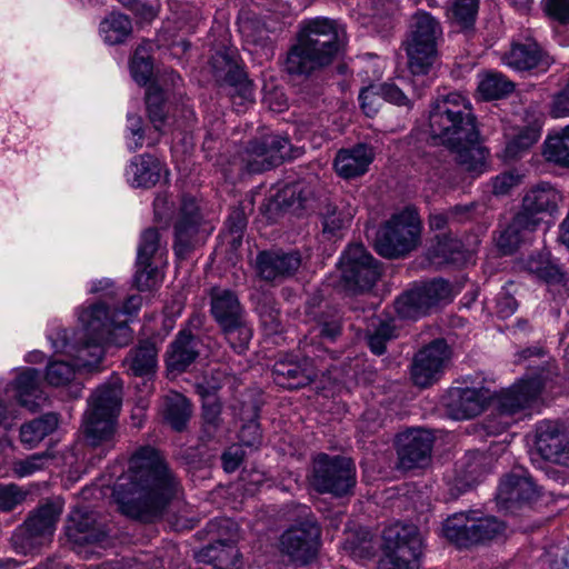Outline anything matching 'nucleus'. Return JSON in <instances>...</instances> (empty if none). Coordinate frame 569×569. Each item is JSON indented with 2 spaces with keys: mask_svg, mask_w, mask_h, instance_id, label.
<instances>
[{
  "mask_svg": "<svg viewBox=\"0 0 569 569\" xmlns=\"http://www.w3.org/2000/svg\"><path fill=\"white\" fill-rule=\"evenodd\" d=\"M182 490L181 481L162 453L151 446L138 448L112 489L118 510L144 523L160 519Z\"/></svg>",
  "mask_w": 569,
  "mask_h": 569,
  "instance_id": "nucleus-1",
  "label": "nucleus"
},
{
  "mask_svg": "<svg viewBox=\"0 0 569 569\" xmlns=\"http://www.w3.org/2000/svg\"><path fill=\"white\" fill-rule=\"evenodd\" d=\"M430 137L456 153L457 162L472 174L486 167L489 151L481 144L471 103L457 92L438 96L429 110Z\"/></svg>",
  "mask_w": 569,
  "mask_h": 569,
  "instance_id": "nucleus-2",
  "label": "nucleus"
},
{
  "mask_svg": "<svg viewBox=\"0 0 569 569\" xmlns=\"http://www.w3.org/2000/svg\"><path fill=\"white\" fill-rule=\"evenodd\" d=\"M83 327L82 336L76 341L69 340V331L59 329L50 336L56 352L77 358L84 367L97 366L103 358V346L126 347L133 340V330L127 319H118L111 305L104 300L92 303L79 315Z\"/></svg>",
  "mask_w": 569,
  "mask_h": 569,
  "instance_id": "nucleus-3",
  "label": "nucleus"
},
{
  "mask_svg": "<svg viewBox=\"0 0 569 569\" xmlns=\"http://www.w3.org/2000/svg\"><path fill=\"white\" fill-rule=\"evenodd\" d=\"M122 403V381L113 377L99 386L89 398L84 413L83 432L86 442L102 450L113 446L116 419Z\"/></svg>",
  "mask_w": 569,
  "mask_h": 569,
  "instance_id": "nucleus-4",
  "label": "nucleus"
},
{
  "mask_svg": "<svg viewBox=\"0 0 569 569\" xmlns=\"http://www.w3.org/2000/svg\"><path fill=\"white\" fill-rule=\"evenodd\" d=\"M286 516L292 525L280 536L279 549L296 566H308L318 556L321 547V526L307 505H286Z\"/></svg>",
  "mask_w": 569,
  "mask_h": 569,
  "instance_id": "nucleus-5",
  "label": "nucleus"
},
{
  "mask_svg": "<svg viewBox=\"0 0 569 569\" xmlns=\"http://www.w3.org/2000/svg\"><path fill=\"white\" fill-rule=\"evenodd\" d=\"M210 313L230 347L237 353H243L249 348L252 328L238 295L230 289L212 288Z\"/></svg>",
  "mask_w": 569,
  "mask_h": 569,
  "instance_id": "nucleus-6",
  "label": "nucleus"
},
{
  "mask_svg": "<svg viewBox=\"0 0 569 569\" xmlns=\"http://www.w3.org/2000/svg\"><path fill=\"white\" fill-rule=\"evenodd\" d=\"M421 221L417 210L406 207L393 213L377 231L373 248L386 259L405 258L420 241Z\"/></svg>",
  "mask_w": 569,
  "mask_h": 569,
  "instance_id": "nucleus-7",
  "label": "nucleus"
},
{
  "mask_svg": "<svg viewBox=\"0 0 569 569\" xmlns=\"http://www.w3.org/2000/svg\"><path fill=\"white\" fill-rule=\"evenodd\" d=\"M378 569H420L423 541L413 523L397 522L383 530Z\"/></svg>",
  "mask_w": 569,
  "mask_h": 569,
  "instance_id": "nucleus-8",
  "label": "nucleus"
},
{
  "mask_svg": "<svg viewBox=\"0 0 569 569\" xmlns=\"http://www.w3.org/2000/svg\"><path fill=\"white\" fill-rule=\"evenodd\" d=\"M287 52L284 71L293 77L309 78L331 64L343 49L340 38L320 41L318 38H297Z\"/></svg>",
  "mask_w": 569,
  "mask_h": 569,
  "instance_id": "nucleus-9",
  "label": "nucleus"
},
{
  "mask_svg": "<svg viewBox=\"0 0 569 569\" xmlns=\"http://www.w3.org/2000/svg\"><path fill=\"white\" fill-rule=\"evenodd\" d=\"M356 483V466L352 459L325 452L313 457L310 485L316 492L343 498L352 495Z\"/></svg>",
  "mask_w": 569,
  "mask_h": 569,
  "instance_id": "nucleus-10",
  "label": "nucleus"
},
{
  "mask_svg": "<svg viewBox=\"0 0 569 569\" xmlns=\"http://www.w3.org/2000/svg\"><path fill=\"white\" fill-rule=\"evenodd\" d=\"M211 73L220 88H229V94L242 101H253V83L243 69L238 49L227 38L212 46Z\"/></svg>",
  "mask_w": 569,
  "mask_h": 569,
  "instance_id": "nucleus-11",
  "label": "nucleus"
},
{
  "mask_svg": "<svg viewBox=\"0 0 569 569\" xmlns=\"http://www.w3.org/2000/svg\"><path fill=\"white\" fill-rule=\"evenodd\" d=\"M338 268L345 289L352 293L369 291L382 276V263L361 243L343 250Z\"/></svg>",
  "mask_w": 569,
  "mask_h": 569,
  "instance_id": "nucleus-12",
  "label": "nucleus"
},
{
  "mask_svg": "<svg viewBox=\"0 0 569 569\" xmlns=\"http://www.w3.org/2000/svg\"><path fill=\"white\" fill-rule=\"evenodd\" d=\"M62 509L47 502L30 512L24 522L12 533L11 541L18 552L28 555L51 542Z\"/></svg>",
  "mask_w": 569,
  "mask_h": 569,
  "instance_id": "nucleus-13",
  "label": "nucleus"
},
{
  "mask_svg": "<svg viewBox=\"0 0 569 569\" xmlns=\"http://www.w3.org/2000/svg\"><path fill=\"white\" fill-rule=\"evenodd\" d=\"M506 526L496 517L470 518L466 513L449 517L442 527L443 536L459 548L490 542L505 533Z\"/></svg>",
  "mask_w": 569,
  "mask_h": 569,
  "instance_id": "nucleus-14",
  "label": "nucleus"
},
{
  "mask_svg": "<svg viewBox=\"0 0 569 569\" xmlns=\"http://www.w3.org/2000/svg\"><path fill=\"white\" fill-rule=\"evenodd\" d=\"M291 143L288 138L278 134H262L251 139L241 154V173H262L291 159Z\"/></svg>",
  "mask_w": 569,
  "mask_h": 569,
  "instance_id": "nucleus-15",
  "label": "nucleus"
},
{
  "mask_svg": "<svg viewBox=\"0 0 569 569\" xmlns=\"http://www.w3.org/2000/svg\"><path fill=\"white\" fill-rule=\"evenodd\" d=\"M451 291L450 282L441 278L415 284L396 299V312L402 319H418L441 302H449Z\"/></svg>",
  "mask_w": 569,
  "mask_h": 569,
  "instance_id": "nucleus-16",
  "label": "nucleus"
},
{
  "mask_svg": "<svg viewBox=\"0 0 569 569\" xmlns=\"http://www.w3.org/2000/svg\"><path fill=\"white\" fill-rule=\"evenodd\" d=\"M552 371L545 366L530 369L520 380L497 396V409L502 416H512L537 399L541 389L551 379Z\"/></svg>",
  "mask_w": 569,
  "mask_h": 569,
  "instance_id": "nucleus-17",
  "label": "nucleus"
},
{
  "mask_svg": "<svg viewBox=\"0 0 569 569\" xmlns=\"http://www.w3.org/2000/svg\"><path fill=\"white\" fill-rule=\"evenodd\" d=\"M451 359V349L438 338L419 349L412 359L410 377L415 386L428 388L438 382Z\"/></svg>",
  "mask_w": 569,
  "mask_h": 569,
  "instance_id": "nucleus-18",
  "label": "nucleus"
},
{
  "mask_svg": "<svg viewBox=\"0 0 569 569\" xmlns=\"http://www.w3.org/2000/svg\"><path fill=\"white\" fill-rule=\"evenodd\" d=\"M306 323L309 326V329L300 341V348L303 352L313 350L315 357L319 356L317 352H327L329 346L336 343L343 332V317L332 306H326L323 312Z\"/></svg>",
  "mask_w": 569,
  "mask_h": 569,
  "instance_id": "nucleus-19",
  "label": "nucleus"
},
{
  "mask_svg": "<svg viewBox=\"0 0 569 569\" xmlns=\"http://www.w3.org/2000/svg\"><path fill=\"white\" fill-rule=\"evenodd\" d=\"M203 216L193 197L183 196L174 222L173 250L179 259H186L201 241Z\"/></svg>",
  "mask_w": 569,
  "mask_h": 569,
  "instance_id": "nucleus-20",
  "label": "nucleus"
},
{
  "mask_svg": "<svg viewBox=\"0 0 569 569\" xmlns=\"http://www.w3.org/2000/svg\"><path fill=\"white\" fill-rule=\"evenodd\" d=\"M315 188L311 182L298 180L284 184L274 194L266 198L260 207L268 221L273 222L281 212L307 210L313 203Z\"/></svg>",
  "mask_w": 569,
  "mask_h": 569,
  "instance_id": "nucleus-21",
  "label": "nucleus"
},
{
  "mask_svg": "<svg viewBox=\"0 0 569 569\" xmlns=\"http://www.w3.org/2000/svg\"><path fill=\"white\" fill-rule=\"evenodd\" d=\"M433 435L423 428H410L396 437L398 468L412 470L426 468L431 461Z\"/></svg>",
  "mask_w": 569,
  "mask_h": 569,
  "instance_id": "nucleus-22",
  "label": "nucleus"
},
{
  "mask_svg": "<svg viewBox=\"0 0 569 569\" xmlns=\"http://www.w3.org/2000/svg\"><path fill=\"white\" fill-rule=\"evenodd\" d=\"M302 263L299 250L269 249L257 253V277L267 283L280 284L296 276Z\"/></svg>",
  "mask_w": 569,
  "mask_h": 569,
  "instance_id": "nucleus-23",
  "label": "nucleus"
},
{
  "mask_svg": "<svg viewBox=\"0 0 569 569\" xmlns=\"http://www.w3.org/2000/svg\"><path fill=\"white\" fill-rule=\"evenodd\" d=\"M541 496V487L538 486L523 467H515L506 473L499 483L497 500L507 509L529 506Z\"/></svg>",
  "mask_w": 569,
  "mask_h": 569,
  "instance_id": "nucleus-24",
  "label": "nucleus"
},
{
  "mask_svg": "<svg viewBox=\"0 0 569 569\" xmlns=\"http://www.w3.org/2000/svg\"><path fill=\"white\" fill-rule=\"evenodd\" d=\"M109 532L107 517L86 508L71 512L66 527L68 541L74 547L101 543Z\"/></svg>",
  "mask_w": 569,
  "mask_h": 569,
  "instance_id": "nucleus-25",
  "label": "nucleus"
},
{
  "mask_svg": "<svg viewBox=\"0 0 569 569\" xmlns=\"http://www.w3.org/2000/svg\"><path fill=\"white\" fill-rule=\"evenodd\" d=\"M315 351L305 352L303 359L284 356L276 360L272 366V378L277 386L288 389H301L318 378V370L313 363Z\"/></svg>",
  "mask_w": 569,
  "mask_h": 569,
  "instance_id": "nucleus-26",
  "label": "nucleus"
},
{
  "mask_svg": "<svg viewBox=\"0 0 569 569\" xmlns=\"http://www.w3.org/2000/svg\"><path fill=\"white\" fill-rule=\"evenodd\" d=\"M561 200L560 192L549 183L542 182L531 188L522 199L521 211L516 214L517 223H528L536 229L540 222L537 216L540 213L552 214L558 210Z\"/></svg>",
  "mask_w": 569,
  "mask_h": 569,
  "instance_id": "nucleus-27",
  "label": "nucleus"
},
{
  "mask_svg": "<svg viewBox=\"0 0 569 569\" xmlns=\"http://www.w3.org/2000/svg\"><path fill=\"white\" fill-rule=\"evenodd\" d=\"M536 450L550 462L569 467V435L552 421H542L537 427Z\"/></svg>",
  "mask_w": 569,
  "mask_h": 569,
  "instance_id": "nucleus-28",
  "label": "nucleus"
},
{
  "mask_svg": "<svg viewBox=\"0 0 569 569\" xmlns=\"http://www.w3.org/2000/svg\"><path fill=\"white\" fill-rule=\"evenodd\" d=\"M526 268L530 273L543 280L550 291L556 290L560 299L569 296V278L561 268L551 260L549 252L531 254L526 262Z\"/></svg>",
  "mask_w": 569,
  "mask_h": 569,
  "instance_id": "nucleus-29",
  "label": "nucleus"
},
{
  "mask_svg": "<svg viewBox=\"0 0 569 569\" xmlns=\"http://www.w3.org/2000/svg\"><path fill=\"white\" fill-rule=\"evenodd\" d=\"M200 339L189 328L181 329L170 343L166 365L171 372H183L199 356Z\"/></svg>",
  "mask_w": 569,
  "mask_h": 569,
  "instance_id": "nucleus-30",
  "label": "nucleus"
},
{
  "mask_svg": "<svg viewBox=\"0 0 569 569\" xmlns=\"http://www.w3.org/2000/svg\"><path fill=\"white\" fill-rule=\"evenodd\" d=\"M375 159L373 150L366 143L352 148L340 149L335 158L333 167L337 174L343 179L363 176Z\"/></svg>",
  "mask_w": 569,
  "mask_h": 569,
  "instance_id": "nucleus-31",
  "label": "nucleus"
},
{
  "mask_svg": "<svg viewBox=\"0 0 569 569\" xmlns=\"http://www.w3.org/2000/svg\"><path fill=\"white\" fill-rule=\"evenodd\" d=\"M355 213L356 209L346 199L326 198L319 207L322 233L329 239L338 237L350 224Z\"/></svg>",
  "mask_w": 569,
  "mask_h": 569,
  "instance_id": "nucleus-32",
  "label": "nucleus"
},
{
  "mask_svg": "<svg viewBox=\"0 0 569 569\" xmlns=\"http://www.w3.org/2000/svg\"><path fill=\"white\" fill-rule=\"evenodd\" d=\"M405 50L412 74H427L438 57L436 38H409Z\"/></svg>",
  "mask_w": 569,
  "mask_h": 569,
  "instance_id": "nucleus-33",
  "label": "nucleus"
},
{
  "mask_svg": "<svg viewBox=\"0 0 569 569\" xmlns=\"http://www.w3.org/2000/svg\"><path fill=\"white\" fill-rule=\"evenodd\" d=\"M123 365L134 377H146L156 372L158 365V348L152 339H143L131 348Z\"/></svg>",
  "mask_w": 569,
  "mask_h": 569,
  "instance_id": "nucleus-34",
  "label": "nucleus"
},
{
  "mask_svg": "<svg viewBox=\"0 0 569 569\" xmlns=\"http://www.w3.org/2000/svg\"><path fill=\"white\" fill-rule=\"evenodd\" d=\"M161 417L176 432L186 430L192 416L191 401L180 392L170 391L162 398Z\"/></svg>",
  "mask_w": 569,
  "mask_h": 569,
  "instance_id": "nucleus-35",
  "label": "nucleus"
},
{
  "mask_svg": "<svg viewBox=\"0 0 569 569\" xmlns=\"http://www.w3.org/2000/svg\"><path fill=\"white\" fill-rule=\"evenodd\" d=\"M485 399L478 389L456 388L449 393L447 407L455 419H469L482 411Z\"/></svg>",
  "mask_w": 569,
  "mask_h": 569,
  "instance_id": "nucleus-36",
  "label": "nucleus"
},
{
  "mask_svg": "<svg viewBox=\"0 0 569 569\" xmlns=\"http://www.w3.org/2000/svg\"><path fill=\"white\" fill-rule=\"evenodd\" d=\"M197 558L199 562L211 565L214 569H233L239 562V550L232 539H218L203 547Z\"/></svg>",
  "mask_w": 569,
  "mask_h": 569,
  "instance_id": "nucleus-37",
  "label": "nucleus"
},
{
  "mask_svg": "<svg viewBox=\"0 0 569 569\" xmlns=\"http://www.w3.org/2000/svg\"><path fill=\"white\" fill-rule=\"evenodd\" d=\"M161 162L150 153L134 156L127 169L129 181L137 188H151L161 178Z\"/></svg>",
  "mask_w": 569,
  "mask_h": 569,
  "instance_id": "nucleus-38",
  "label": "nucleus"
},
{
  "mask_svg": "<svg viewBox=\"0 0 569 569\" xmlns=\"http://www.w3.org/2000/svg\"><path fill=\"white\" fill-rule=\"evenodd\" d=\"M16 397L19 403L36 411L42 401L46 400L40 388V372L34 368H27L21 371L14 381Z\"/></svg>",
  "mask_w": 569,
  "mask_h": 569,
  "instance_id": "nucleus-39",
  "label": "nucleus"
},
{
  "mask_svg": "<svg viewBox=\"0 0 569 569\" xmlns=\"http://www.w3.org/2000/svg\"><path fill=\"white\" fill-rule=\"evenodd\" d=\"M222 403L217 398H208L201 407V427L198 439L204 445L218 443L220 441L223 426Z\"/></svg>",
  "mask_w": 569,
  "mask_h": 569,
  "instance_id": "nucleus-40",
  "label": "nucleus"
},
{
  "mask_svg": "<svg viewBox=\"0 0 569 569\" xmlns=\"http://www.w3.org/2000/svg\"><path fill=\"white\" fill-rule=\"evenodd\" d=\"M539 138L540 128L536 124L517 128L512 134H506V147L501 158L507 162L521 158Z\"/></svg>",
  "mask_w": 569,
  "mask_h": 569,
  "instance_id": "nucleus-41",
  "label": "nucleus"
},
{
  "mask_svg": "<svg viewBox=\"0 0 569 569\" xmlns=\"http://www.w3.org/2000/svg\"><path fill=\"white\" fill-rule=\"evenodd\" d=\"M78 360L77 358H74ZM78 367H82L77 361ZM46 381L53 387L69 386L70 396L79 398L82 391V385L76 380V365L62 361H50L46 368Z\"/></svg>",
  "mask_w": 569,
  "mask_h": 569,
  "instance_id": "nucleus-42",
  "label": "nucleus"
},
{
  "mask_svg": "<svg viewBox=\"0 0 569 569\" xmlns=\"http://www.w3.org/2000/svg\"><path fill=\"white\" fill-rule=\"evenodd\" d=\"M59 423V417L56 412H48L39 418L23 423L20 427V440L22 445L31 449L52 433Z\"/></svg>",
  "mask_w": 569,
  "mask_h": 569,
  "instance_id": "nucleus-43",
  "label": "nucleus"
},
{
  "mask_svg": "<svg viewBox=\"0 0 569 569\" xmlns=\"http://www.w3.org/2000/svg\"><path fill=\"white\" fill-rule=\"evenodd\" d=\"M542 51L536 42H513L508 52L503 54V62L519 71L530 70L539 66Z\"/></svg>",
  "mask_w": 569,
  "mask_h": 569,
  "instance_id": "nucleus-44",
  "label": "nucleus"
},
{
  "mask_svg": "<svg viewBox=\"0 0 569 569\" xmlns=\"http://www.w3.org/2000/svg\"><path fill=\"white\" fill-rule=\"evenodd\" d=\"M146 109L154 131L159 136L163 134L168 122L169 109L164 92L156 84H151L147 89Z\"/></svg>",
  "mask_w": 569,
  "mask_h": 569,
  "instance_id": "nucleus-45",
  "label": "nucleus"
},
{
  "mask_svg": "<svg viewBox=\"0 0 569 569\" xmlns=\"http://www.w3.org/2000/svg\"><path fill=\"white\" fill-rule=\"evenodd\" d=\"M479 0H453L448 18L458 32L472 30L478 13Z\"/></svg>",
  "mask_w": 569,
  "mask_h": 569,
  "instance_id": "nucleus-46",
  "label": "nucleus"
},
{
  "mask_svg": "<svg viewBox=\"0 0 569 569\" xmlns=\"http://www.w3.org/2000/svg\"><path fill=\"white\" fill-rule=\"evenodd\" d=\"M154 44V40L144 39V41L136 49L130 62L131 73L134 81L139 84H147L152 76V61L150 51Z\"/></svg>",
  "mask_w": 569,
  "mask_h": 569,
  "instance_id": "nucleus-47",
  "label": "nucleus"
},
{
  "mask_svg": "<svg viewBox=\"0 0 569 569\" xmlns=\"http://www.w3.org/2000/svg\"><path fill=\"white\" fill-rule=\"evenodd\" d=\"M345 36L346 28L339 20L328 17L305 19L299 23L297 36Z\"/></svg>",
  "mask_w": 569,
  "mask_h": 569,
  "instance_id": "nucleus-48",
  "label": "nucleus"
},
{
  "mask_svg": "<svg viewBox=\"0 0 569 569\" xmlns=\"http://www.w3.org/2000/svg\"><path fill=\"white\" fill-rule=\"evenodd\" d=\"M513 89V82L498 72L488 73L478 84V91L485 100L502 99L510 94Z\"/></svg>",
  "mask_w": 569,
  "mask_h": 569,
  "instance_id": "nucleus-49",
  "label": "nucleus"
},
{
  "mask_svg": "<svg viewBox=\"0 0 569 569\" xmlns=\"http://www.w3.org/2000/svg\"><path fill=\"white\" fill-rule=\"evenodd\" d=\"M543 154L550 162L569 167V126L546 140Z\"/></svg>",
  "mask_w": 569,
  "mask_h": 569,
  "instance_id": "nucleus-50",
  "label": "nucleus"
},
{
  "mask_svg": "<svg viewBox=\"0 0 569 569\" xmlns=\"http://www.w3.org/2000/svg\"><path fill=\"white\" fill-rule=\"evenodd\" d=\"M410 36H438L442 33L440 22L429 12L419 10L410 19Z\"/></svg>",
  "mask_w": 569,
  "mask_h": 569,
  "instance_id": "nucleus-51",
  "label": "nucleus"
},
{
  "mask_svg": "<svg viewBox=\"0 0 569 569\" xmlns=\"http://www.w3.org/2000/svg\"><path fill=\"white\" fill-rule=\"evenodd\" d=\"M261 323L271 332H278L281 326L280 311L272 297L259 299L256 306Z\"/></svg>",
  "mask_w": 569,
  "mask_h": 569,
  "instance_id": "nucleus-52",
  "label": "nucleus"
},
{
  "mask_svg": "<svg viewBox=\"0 0 569 569\" xmlns=\"http://www.w3.org/2000/svg\"><path fill=\"white\" fill-rule=\"evenodd\" d=\"M248 218L244 209L241 207H234L231 209L226 227L231 237L230 244L237 249L242 243V238L247 229Z\"/></svg>",
  "mask_w": 569,
  "mask_h": 569,
  "instance_id": "nucleus-53",
  "label": "nucleus"
},
{
  "mask_svg": "<svg viewBox=\"0 0 569 569\" xmlns=\"http://www.w3.org/2000/svg\"><path fill=\"white\" fill-rule=\"evenodd\" d=\"M159 270L153 261H136L133 282L139 291L152 290L158 283Z\"/></svg>",
  "mask_w": 569,
  "mask_h": 569,
  "instance_id": "nucleus-54",
  "label": "nucleus"
},
{
  "mask_svg": "<svg viewBox=\"0 0 569 569\" xmlns=\"http://www.w3.org/2000/svg\"><path fill=\"white\" fill-rule=\"evenodd\" d=\"M521 230H535L528 223H517V216L513 218L512 222L501 232L498 238V247L505 254L512 253L519 246L522 237L520 234Z\"/></svg>",
  "mask_w": 569,
  "mask_h": 569,
  "instance_id": "nucleus-55",
  "label": "nucleus"
},
{
  "mask_svg": "<svg viewBox=\"0 0 569 569\" xmlns=\"http://www.w3.org/2000/svg\"><path fill=\"white\" fill-rule=\"evenodd\" d=\"M395 337V327L389 322L381 321L372 331L368 332V347L375 355L381 356L386 352L387 342Z\"/></svg>",
  "mask_w": 569,
  "mask_h": 569,
  "instance_id": "nucleus-56",
  "label": "nucleus"
},
{
  "mask_svg": "<svg viewBox=\"0 0 569 569\" xmlns=\"http://www.w3.org/2000/svg\"><path fill=\"white\" fill-rule=\"evenodd\" d=\"M101 33H117V36H131L132 22L129 16L112 11L108 13L99 23Z\"/></svg>",
  "mask_w": 569,
  "mask_h": 569,
  "instance_id": "nucleus-57",
  "label": "nucleus"
},
{
  "mask_svg": "<svg viewBox=\"0 0 569 569\" xmlns=\"http://www.w3.org/2000/svg\"><path fill=\"white\" fill-rule=\"evenodd\" d=\"M160 249V232L157 228L146 229L140 237L137 259L141 261H152L154 254Z\"/></svg>",
  "mask_w": 569,
  "mask_h": 569,
  "instance_id": "nucleus-58",
  "label": "nucleus"
},
{
  "mask_svg": "<svg viewBox=\"0 0 569 569\" xmlns=\"http://www.w3.org/2000/svg\"><path fill=\"white\" fill-rule=\"evenodd\" d=\"M261 403L256 395H244L234 406V413L241 422L259 420Z\"/></svg>",
  "mask_w": 569,
  "mask_h": 569,
  "instance_id": "nucleus-59",
  "label": "nucleus"
},
{
  "mask_svg": "<svg viewBox=\"0 0 569 569\" xmlns=\"http://www.w3.org/2000/svg\"><path fill=\"white\" fill-rule=\"evenodd\" d=\"M379 84H370L360 90L358 100L360 108L367 117H375L381 108Z\"/></svg>",
  "mask_w": 569,
  "mask_h": 569,
  "instance_id": "nucleus-60",
  "label": "nucleus"
},
{
  "mask_svg": "<svg viewBox=\"0 0 569 569\" xmlns=\"http://www.w3.org/2000/svg\"><path fill=\"white\" fill-rule=\"evenodd\" d=\"M547 17L560 26H569V0H542Z\"/></svg>",
  "mask_w": 569,
  "mask_h": 569,
  "instance_id": "nucleus-61",
  "label": "nucleus"
},
{
  "mask_svg": "<svg viewBox=\"0 0 569 569\" xmlns=\"http://www.w3.org/2000/svg\"><path fill=\"white\" fill-rule=\"evenodd\" d=\"M52 459L49 452L33 453L14 463V472L20 477L32 475L43 468L44 463Z\"/></svg>",
  "mask_w": 569,
  "mask_h": 569,
  "instance_id": "nucleus-62",
  "label": "nucleus"
},
{
  "mask_svg": "<svg viewBox=\"0 0 569 569\" xmlns=\"http://www.w3.org/2000/svg\"><path fill=\"white\" fill-rule=\"evenodd\" d=\"M138 19V23L149 24L153 19L157 18L160 9L158 0H137L136 3L129 6Z\"/></svg>",
  "mask_w": 569,
  "mask_h": 569,
  "instance_id": "nucleus-63",
  "label": "nucleus"
},
{
  "mask_svg": "<svg viewBox=\"0 0 569 569\" xmlns=\"http://www.w3.org/2000/svg\"><path fill=\"white\" fill-rule=\"evenodd\" d=\"M381 99L393 103L398 107H407L408 109L412 108L411 100L403 93L402 89L397 86L395 82H383L379 83V88Z\"/></svg>",
  "mask_w": 569,
  "mask_h": 569,
  "instance_id": "nucleus-64",
  "label": "nucleus"
}]
</instances>
